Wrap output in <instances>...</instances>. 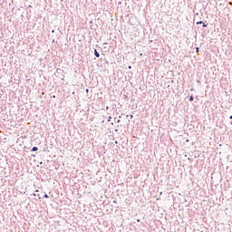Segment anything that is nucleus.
Here are the masks:
<instances>
[{"label": "nucleus", "mask_w": 232, "mask_h": 232, "mask_svg": "<svg viewBox=\"0 0 232 232\" xmlns=\"http://www.w3.org/2000/svg\"><path fill=\"white\" fill-rule=\"evenodd\" d=\"M198 51H199V48H198H198H196V52H197V53H198Z\"/></svg>", "instance_id": "7"}, {"label": "nucleus", "mask_w": 232, "mask_h": 232, "mask_svg": "<svg viewBox=\"0 0 232 232\" xmlns=\"http://www.w3.org/2000/svg\"><path fill=\"white\" fill-rule=\"evenodd\" d=\"M198 24H203V22H198Z\"/></svg>", "instance_id": "8"}, {"label": "nucleus", "mask_w": 232, "mask_h": 232, "mask_svg": "<svg viewBox=\"0 0 232 232\" xmlns=\"http://www.w3.org/2000/svg\"><path fill=\"white\" fill-rule=\"evenodd\" d=\"M138 222H140V219H138Z\"/></svg>", "instance_id": "14"}, {"label": "nucleus", "mask_w": 232, "mask_h": 232, "mask_svg": "<svg viewBox=\"0 0 232 232\" xmlns=\"http://www.w3.org/2000/svg\"><path fill=\"white\" fill-rule=\"evenodd\" d=\"M130 119H133V115H130Z\"/></svg>", "instance_id": "10"}, {"label": "nucleus", "mask_w": 232, "mask_h": 232, "mask_svg": "<svg viewBox=\"0 0 232 232\" xmlns=\"http://www.w3.org/2000/svg\"><path fill=\"white\" fill-rule=\"evenodd\" d=\"M204 26H207V24H204Z\"/></svg>", "instance_id": "13"}, {"label": "nucleus", "mask_w": 232, "mask_h": 232, "mask_svg": "<svg viewBox=\"0 0 232 232\" xmlns=\"http://www.w3.org/2000/svg\"><path fill=\"white\" fill-rule=\"evenodd\" d=\"M193 100H194L193 95H190V97H189V102H193Z\"/></svg>", "instance_id": "2"}, {"label": "nucleus", "mask_w": 232, "mask_h": 232, "mask_svg": "<svg viewBox=\"0 0 232 232\" xmlns=\"http://www.w3.org/2000/svg\"><path fill=\"white\" fill-rule=\"evenodd\" d=\"M230 119L232 120V115H230Z\"/></svg>", "instance_id": "12"}, {"label": "nucleus", "mask_w": 232, "mask_h": 232, "mask_svg": "<svg viewBox=\"0 0 232 232\" xmlns=\"http://www.w3.org/2000/svg\"><path fill=\"white\" fill-rule=\"evenodd\" d=\"M39 192V190H35V193L34 194V197H36L37 193Z\"/></svg>", "instance_id": "6"}, {"label": "nucleus", "mask_w": 232, "mask_h": 232, "mask_svg": "<svg viewBox=\"0 0 232 232\" xmlns=\"http://www.w3.org/2000/svg\"><path fill=\"white\" fill-rule=\"evenodd\" d=\"M38 150H39V149L36 148V147L33 148V151H37Z\"/></svg>", "instance_id": "3"}, {"label": "nucleus", "mask_w": 232, "mask_h": 232, "mask_svg": "<svg viewBox=\"0 0 232 232\" xmlns=\"http://www.w3.org/2000/svg\"><path fill=\"white\" fill-rule=\"evenodd\" d=\"M44 198H49V196L47 195V193H45Z\"/></svg>", "instance_id": "4"}, {"label": "nucleus", "mask_w": 232, "mask_h": 232, "mask_svg": "<svg viewBox=\"0 0 232 232\" xmlns=\"http://www.w3.org/2000/svg\"><path fill=\"white\" fill-rule=\"evenodd\" d=\"M129 70H131V66H129Z\"/></svg>", "instance_id": "9"}, {"label": "nucleus", "mask_w": 232, "mask_h": 232, "mask_svg": "<svg viewBox=\"0 0 232 232\" xmlns=\"http://www.w3.org/2000/svg\"><path fill=\"white\" fill-rule=\"evenodd\" d=\"M38 198L41 199V197H40V195H38Z\"/></svg>", "instance_id": "11"}, {"label": "nucleus", "mask_w": 232, "mask_h": 232, "mask_svg": "<svg viewBox=\"0 0 232 232\" xmlns=\"http://www.w3.org/2000/svg\"><path fill=\"white\" fill-rule=\"evenodd\" d=\"M39 192V190H35V193L34 194V197H36L37 193Z\"/></svg>", "instance_id": "5"}, {"label": "nucleus", "mask_w": 232, "mask_h": 232, "mask_svg": "<svg viewBox=\"0 0 232 232\" xmlns=\"http://www.w3.org/2000/svg\"><path fill=\"white\" fill-rule=\"evenodd\" d=\"M94 55H95L96 57H100V54H99L97 49H94Z\"/></svg>", "instance_id": "1"}]
</instances>
